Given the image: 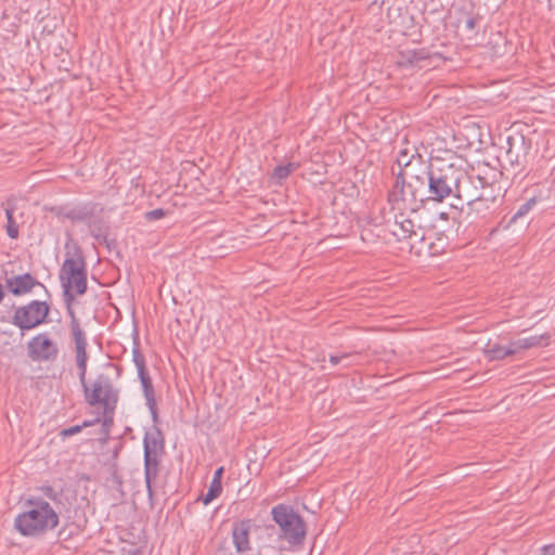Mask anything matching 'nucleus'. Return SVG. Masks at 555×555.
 Wrapping results in <instances>:
<instances>
[{"label": "nucleus", "instance_id": "nucleus-15", "mask_svg": "<svg viewBox=\"0 0 555 555\" xmlns=\"http://www.w3.org/2000/svg\"><path fill=\"white\" fill-rule=\"evenodd\" d=\"M429 167L430 164L427 165L421 155H417L416 163L408 166V168H401L399 172L396 175V178L402 177L405 181H412L415 179H421V177L429 176Z\"/></svg>", "mask_w": 555, "mask_h": 555}, {"label": "nucleus", "instance_id": "nucleus-3", "mask_svg": "<svg viewBox=\"0 0 555 555\" xmlns=\"http://www.w3.org/2000/svg\"><path fill=\"white\" fill-rule=\"evenodd\" d=\"M460 167L446 162L430 164L429 183L427 184V199L442 203L449 197H454Z\"/></svg>", "mask_w": 555, "mask_h": 555}, {"label": "nucleus", "instance_id": "nucleus-38", "mask_svg": "<svg viewBox=\"0 0 555 555\" xmlns=\"http://www.w3.org/2000/svg\"><path fill=\"white\" fill-rule=\"evenodd\" d=\"M115 410L116 409H113L112 412L108 413L106 408H103V417H104L103 425L104 426H112L113 425Z\"/></svg>", "mask_w": 555, "mask_h": 555}, {"label": "nucleus", "instance_id": "nucleus-2", "mask_svg": "<svg viewBox=\"0 0 555 555\" xmlns=\"http://www.w3.org/2000/svg\"><path fill=\"white\" fill-rule=\"evenodd\" d=\"M272 519L279 527V539L289 546L301 547L307 535V524L302 517L286 504H278L271 509Z\"/></svg>", "mask_w": 555, "mask_h": 555}, {"label": "nucleus", "instance_id": "nucleus-44", "mask_svg": "<svg viewBox=\"0 0 555 555\" xmlns=\"http://www.w3.org/2000/svg\"><path fill=\"white\" fill-rule=\"evenodd\" d=\"M550 8L555 11V0H548Z\"/></svg>", "mask_w": 555, "mask_h": 555}, {"label": "nucleus", "instance_id": "nucleus-10", "mask_svg": "<svg viewBox=\"0 0 555 555\" xmlns=\"http://www.w3.org/2000/svg\"><path fill=\"white\" fill-rule=\"evenodd\" d=\"M39 286L44 289V292L49 294L48 288L44 284H42L40 281H38L34 275L30 273H23V274H16L5 278V287L9 293L13 294L14 296H24L29 293L36 287Z\"/></svg>", "mask_w": 555, "mask_h": 555}, {"label": "nucleus", "instance_id": "nucleus-20", "mask_svg": "<svg viewBox=\"0 0 555 555\" xmlns=\"http://www.w3.org/2000/svg\"><path fill=\"white\" fill-rule=\"evenodd\" d=\"M538 203V198L532 196L528 198L525 203L520 204L515 214L511 217L508 224L516 223L519 219L526 217L529 211L535 206Z\"/></svg>", "mask_w": 555, "mask_h": 555}, {"label": "nucleus", "instance_id": "nucleus-9", "mask_svg": "<svg viewBox=\"0 0 555 555\" xmlns=\"http://www.w3.org/2000/svg\"><path fill=\"white\" fill-rule=\"evenodd\" d=\"M459 180L456 182V191L454 198L461 204L468 205L472 202L480 198L479 188L482 183H486V178L479 175H468L464 169L460 167Z\"/></svg>", "mask_w": 555, "mask_h": 555}, {"label": "nucleus", "instance_id": "nucleus-4", "mask_svg": "<svg viewBox=\"0 0 555 555\" xmlns=\"http://www.w3.org/2000/svg\"><path fill=\"white\" fill-rule=\"evenodd\" d=\"M81 386L86 402L89 405H102V408H106L108 413H111L113 409L117 408L119 389L113 385V380L108 375L101 373L95 377L90 386L86 380Z\"/></svg>", "mask_w": 555, "mask_h": 555}, {"label": "nucleus", "instance_id": "nucleus-23", "mask_svg": "<svg viewBox=\"0 0 555 555\" xmlns=\"http://www.w3.org/2000/svg\"><path fill=\"white\" fill-rule=\"evenodd\" d=\"M467 207L469 209V215L475 214L476 216L480 217H487V215L495 208L488 202H483L481 199H476V202L469 203Z\"/></svg>", "mask_w": 555, "mask_h": 555}, {"label": "nucleus", "instance_id": "nucleus-36", "mask_svg": "<svg viewBox=\"0 0 555 555\" xmlns=\"http://www.w3.org/2000/svg\"><path fill=\"white\" fill-rule=\"evenodd\" d=\"M164 216H165V210L162 208L153 209L151 211H147L145 215L146 219L150 221L158 220V219L163 218Z\"/></svg>", "mask_w": 555, "mask_h": 555}, {"label": "nucleus", "instance_id": "nucleus-43", "mask_svg": "<svg viewBox=\"0 0 555 555\" xmlns=\"http://www.w3.org/2000/svg\"><path fill=\"white\" fill-rule=\"evenodd\" d=\"M3 297H4L3 286L0 283V302L2 301Z\"/></svg>", "mask_w": 555, "mask_h": 555}, {"label": "nucleus", "instance_id": "nucleus-40", "mask_svg": "<svg viewBox=\"0 0 555 555\" xmlns=\"http://www.w3.org/2000/svg\"><path fill=\"white\" fill-rule=\"evenodd\" d=\"M477 23H478V18L475 17V16H468L465 21V28L467 30H475V28L477 27Z\"/></svg>", "mask_w": 555, "mask_h": 555}, {"label": "nucleus", "instance_id": "nucleus-31", "mask_svg": "<svg viewBox=\"0 0 555 555\" xmlns=\"http://www.w3.org/2000/svg\"><path fill=\"white\" fill-rule=\"evenodd\" d=\"M94 422L92 421H85L81 425H75L67 428H64L60 431V437L63 439L68 438L70 436H74L76 434H79L83 428L92 426Z\"/></svg>", "mask_w": 555, "mask_h": 555}, {"label": "nucleus", "instance_id": "nucleus-18", "mask_svg": "<svg viewBox=\"0 0 555 555\" xmlns=\"http://www.w3.org/2000/svg\"><path fill=\"white\" fill-rule=\"evenodd\" d=\"M5 217H7V234L10 238L16 240L20 235L18 225L16 220L14 219V212L16 210V204L12 199H8L3 204Z\"/></svg>", "mask_w": 555, "mask_h": 555}, {"label": "nucleus", "instance_id": "nucleus-46", "mask_svg": "<svg viewBox=\"0 0 555 555\" xmlns=\"http://www.w3.org/2000/svg\"><path fill=\"white\" fill-rule=\"evenodd\" d=\"M520 140H521V145H524V144H525V139H524V137H521V139H520Z\"/></svg>", "mask_w": 555, "mask_h": 555}, {"label": "nucleus", "instance_id": "nucleus-17", "mask_svg": "<svg viewBox=\"0 0 555 555\" xmlns=\"http://www.w3.org/2000/svg\"><path fill=\"white\" fill-rule=\"evenodd\" d=\"M400 220L396 217V221L393 224V229L391 233L397 237L398 241L411 238L413 235H417L414 230L415 225L411 219L403 218V215H400Z\"/></svg>", "mask_w": 555, "mask_h": 555}, {"label": "nucleus", "instance_id": "nucleus-7", "mask_svg": "<svg viewBox=\"0 0 555 555\" xmlns=\"http://www.w3.org/2000/svg\"><path fill=\"white\" fill-rule=\"evenodd\" d=\"M410 182L400 178H396L391 190L388 193V202L392 209L411 210L415 212L420 209L423 202L421 196L414 194V190L410 189Z\"/></svg>", "mask_w": 555, "mask_h": 555}, {"label": "nucleus", "instance_id": "nucleus-28", "mask_svg": "<svg viewBox=\"0 0 555 555\" xmlns=\"http://www.w3.org/2000/svg\"><path fill=\"white\" fill-rule=\"evenodd\" d=\"M65 308H66V313L69 318V330H70L72 336L83 334L85 331L82 330V327L80 325V322L76 315L74 307H65Z\"/></svg>", "mask_w": 555, "mask_h": 555}, {"label": "nucleus", "instance_id": "nucleus-13", "mask_svg": "<svg viewBox=\"0 0 555 555\" xmlns=\"http://www.w3.org/2000/svg\"><path fill=\"white\" fill-rule=\"evenodd\" d=\"M142 385L143 396L146 401V405L151 413L152 420L154 423L158 422V408L155 397V390L152 383V378L149 372H144L138 375Z\"/></svg>", "mask_w": 555, "mask_h": 555}, {"label": "nucleus", "instance_id": "nucleus-26", "mask_svg": "<svg viewBox=\"0 0 555 555\" xmlns=\"http://www.w3.org/2000/svg\"><path fill=\"white\" fill-rule=\"evenodd\" d=\"M550 338H551V335L548 333H545L542 335H534V336L521 338V344H522L525 350H527V349H530L533 347L547 345Z\"/></svg>", "mask_w": 555, "mask_h": 555}, {"label": "nucleus", "instance_id": "nucleus-39", "mask_svg": "<svg viewBox=\"0 0 555 555\" xmlns=\"http://www.w3.org/2000/svg\"><path fill=\"white\" fill-rule=\"evenodd\" d=\"M352 354L351 353H343L340 356H335V354H332L330 356V362L333 364V365H337L338 363H340L343 360L345 359H349L351 358Z\"/></svg>", "mask_w": 555, "mask_h": 555}, {"label": "nucleus", "instance_id": "nucleus-47", "mask_svg": "<svg viewBox=\"0 0 555 555\" xmlns=\"http://www.w3.org/2000/svg\"><path fill=\"white\" fill-rule=\"evenodd\" d=\"M128 555H137L135 553H129Z\"/></svg>", "mask_w": 555, "mask_h": 555}, {"label": "nucleus", "instance_id": "nucleus-29", "mask_svg": "<svg viewBox=\"0 0 555 555\" xmlns=\"http://www.w3.org/2000/svg\"><path fill=\"white\" fill-rule=\"evenodd\" d=\"M417 153L414 151V153L410 154V152L405 150H401L397 156V164L401 168H408V166L412 165L413 163H416Z\"/></svg>", "mask_w": 555, "mask_h": 555}, {"label": "nucleus", "instance_id": "nucleus-30", "mask_svg": "<svg viewBox=\"0 0 555 555\" xmlns=\"http://www.w3.org/2000/svg\"><path fill=\"white\" fill-rule=\"evenodd\" d=\"M508 144H509V147L508 150L506 151L505 153V157H506V160L512 165V166H519L522 164V160L524 158L526 157V153H522L521 155L519 154V152H516L514 150V146H513V143L511 141V138L508 139Z\"/></svg>", "mask_w": 555, "mask_h": 555}, {"label": "nucleus", "instance_id": "nucleus-8", "mask_svg": "<svg viewBox=\"0 0 555 555\" xmlns=\"http://www.w3.org/2000/svg\"><path fill=\"white\" fill-rule=\"evenodd\" d=\"M59 347L48 333H40L27 343V356L35 362H52L57 358Z\"/></svg>", "mask_w": 555, "mask_h": 555}, {"label": "nucleus", "instance_id": "nucleus-1", "mask_svg": "<svg viewBox=\"0 0 555 555\" xmlns=\"http://www.w3.org/2000/svg\"><path fill=\"white\" fill-rule=\"evenodd\" d=\"M24 512L14 519V528L24 537H39L59 525V514L42 498L30 496L24 502Z\"/></svg>", "mask_w": 555, "mask_h": 555}, {"label": "nucleus", "instance_id": "nucleus-25", "mask_svg": "<svg viewBox=\"0 0 555 555\" xmlns=\"http://www.w3.org/2000/svg\"><path fill=\"white\" fill-rule=\"evenodd\" d=\"M402 63H409L411 65L426 60L428 57L427 52L424 49H413V50H406L401 53Z\"/></svg>", "mask_w": 555, "mask_h": 555}, {"label": "nucleus", "instance_id": "nucleus-21", "mask_svg": "<svg viewBox=\"0 0 555 555\" xmlns=\"http://www.w3.org/2000/svg\"><path fill=\"white\" fill-rule=\"evenodd\" d=\"M93 215V208L86 205L81 207L72 208L66 212V218L72 221H86Z\"/></svg>", "mask_w": 555, "mask_h": 555}, {"label": "nucleus", "instance_id": "nucleus-11", "mask_svg": "<svg viewBox=\"0 0 555 555\" xmlns=\"http://www.w3.org/2000/svg\"><path fill=\"white\" fill-rule=\"evenodd\" d=\"M75 343V358L76 365L78 369L79 380L81 384H85L86 373H87V362H88V353H87V337L86 333L79 334L76 336H72Z\"/></svg>", "mask_w": 555, "mask_h": 555}, {"label": "nucleus", "instance_id": "nucleus-12", "mask_svg": "<svg viewBox=\"0 0 555 555\" xmlns=\"http://www.w3.org/2000/svg\"><path fill=\"white\" fill-rule=\"evenodd\" d=\"M164 450V437L156 426L145 433L143 438L144 456H159Z\"/></svg>", "mask_w": 555, "mask_h": 555}, {"label": "nucleus", "instance_id": "nucleus-42", "mask_svg": "<svg viewBox=\"0 0 555 555\" xmlns=\"http://www.w3.org/2000/svg\"><path fill=\"white\" fill-rule=\"evenodd\" d=\"M543 551H544V553H545V554H547V553H550V552L555 551V546H553V545H545V546L543 547Z\"/></svg>", "mask_w": 555, "mask_h": 555}, {"label": "nucleus", "instance_id": "nucleus-41", "mask_svg": "<svg viewBox=\"0 0 555 555\" xmlns=\"http://www.w3.org/2000/svg\"><path fill=\"white\" fill-rule=\"evenodd\" d=\"M223 473H224V467H223V466L218 467V468L215 470V473H214L212 480H214V481H221V480H222Z\"/></svg>", "mask_w": 555, "mask_h": 555}, {"label": "nucleus", "instance_id": "nucleus-6", "mask_svg": "<svg viewBox=\"0 0 555 555\" xmlns=\"http://www.w3.org/2000/svg\"><path fill=\"white\" fill-rule=\"evenodd\" d=\"M60 282L62 286L68 285V288L75 291L78 296L87 292L86 261L79 253L76 256L66 257L60 270Z\"/></svg>", "mask_w": 555, "mask_h": 555}, {"label": "nucleus", "instance_id": "nucleus-24", "mask_svg": "<svg viewBox=\"0 0 555 555\" xmlns=\"http://www.w3.org/2000/svg\"><path fill=\"white\" fill-rule=\"evenodd\" d=\"M410 182V189L414 190V194L421 196L422 202L424 203L427 199V184L429 183V176L421 177V179H415Z\"/></svg>", "mask_w": 555, "mask_h": 555}, {"label": "nucleus", "instance_id": "nucleus-34", "mask_svg": "<svg viewBox=\"0 0 555 555\" xmlns=\"http://www.w3.org/2000/svg\"><path fill=\"white\" fill-rule=\"evenodd\" d=\"M293 171V164H287L285 166H278L273 170V177L283 180L286 179L291 172Z\"/></svg>", "mask_w": 555, "mask_h": 555}, {"label": "nucleus", "instance_id": "nucleus-32", "mask_svg": "<svg viewBox=\"0 0 555 555\" xmlns=\"http://www.w3.org/2000/svg\"><path fill=\"white\" fill-rule=\"evenodd\" d=\"M132 358H133L135 367L138 370V375L141 373L147 372L146 365H145V358L139 349H133Z\"/></svg>", "mask_w": 555, "mask_h": 555}, {"label": "nucleus", "instance_id": "nucleus-33", "mask_svg": "<svg viewBox=\"0 0 555 555\" xmlns=\"http://www.w3.org/2000/svg\"><path fill=\"white\" fill-rule=\"evenodd\" d=\"M62 298L65 304V307H74V302L76 299V296H78L75 291L68 288V285L62 286Z\"/></svg>", "mask_w": 555, "mask_h": 555}, {"label": "nucleus", "instance_id": "nucleus-45", "mask_svg": "<svg viewBox=\"0 0 555 555\" xmlns=\"http://www.w3.org/2000/svg\"><path fill=\"white\" fill-rule=\"evenodd\" d=\"M92 234L94 235L95 238L100 237V231L95 232V230H92Z\"/></svg>", "mask_w": 555, "mask_h": 555}, {"label": "nucleus", "instance_id": "nucleus-14", "mask_svg": "<svg viewBox=\"0 0 555 555\" xmlns=\"http://www.w3.org/2000/svg\"><path fill=\"white\" fill-rule=\"evenodd\" d=\"M159 456H144V481L150 501L153 500L154 489L153 483L159 474Z\"/></svg>", "mask_w": 555, "mask_h": 555}, {"label": "nucleus", "instance_id": "nucleus-35", "mask_svg": "<svg viewBox=\"0 0 555 555\" xmlns=\"http://www.w3.org/2000/svg\"><path fill=\"white\" fill-rule=\"evenodd\" d=\"M506 348L508 351H511V352H508L509 356H514V354L518 353L519 351L525 350V348L521 344V338L511 341L506 346Z\"/></svg>", "mask_w": 555, "mask_h": 555}, {"label": "nucleus", "instance_id": "nucleus-5", "mask_svg": "<svg viewBox=\"0 0 555 555\" xmlns=\"http://www.w3.org/2000/svg\"><path fill=\"white\" fill-rule=\"evenodd\" d=\"M50 304L46 300H31L14 309L11 323L22 333L30 331L48 322Z\"/></svg>", "mask_w": 555, "mask_h": 555}, {"label": "nucleus", "instance_id": "nucleus-37", "mask_svg": "<svg viewBox=\"0 0 555 555\" xmlns=\"http://www.w3.org/2000/svg\"><path fill=\"white\" fill-rule=\"evenodd\" d=\"M41 491L42 493L44 494V496L53 500V501H56L59 499V492H56L52 487L50 486H44L41 488Z\"/></svg>", "mask_w": 555, "mask_h": 555}, {"label": "nucleus", "instance_id": "nucleus-27", "mask_svg": "<svg viewBox=\"0 0 555 555\" xmlns=\"http://www.w3.org/2000/svg\"><path fill=\"white\" fill-rule=\"evenodd\" d=\"M222 492V482L211 480L207 493L203 496L202 501L204 505H208L215 499H217Z\"/></svg>", "mask_w": 555, "mask_h": 555}, {"label": "nucleus", "instance_id": "nucleus-16", "mask_svg": "<svg viewBox=\"0 0 555 555\" xmlns=\"http://www.w3.org/2000/svg\"><path fill=\"white\" fill-rule=\"evenodd\" d=\"M232 538L235 550L244 553L250 550L249 543V525L245 521L237 524L232 529Z\"/></svg>", "mask_w": 555, "mask_h": 555}, {"label": "nucleus", "instance_id": "nucleus-22", "mask_svg": "<svg viewBox=\"0 0 555 555\" xmlns=\"http://www.w3.org/2000/svg\"><path fill=\"white\" fill-rule=\"evenodd\" d=\"M495 192V186L486 179V183H482L481 188H479V194L481 195L479 199L488 202L495 207L498 201Z\"/></svg>", "mask_w": 555, "mask_h": 555}, {"label": "nucleus", "instance_id": "nucleus-19", "mask_svg": "<svg viewBox=\"0 0 555 555\" xmlns=\"http://www.w3.org/2000/svg\"><path fill=\"white\" fill-rule=\"evenodd\" d=\"M506 346L499 343L489 341L485 347V353L490 361L503 360L509 357Z\"/></svg>", "mask_w": 555, "mask_h": 555}]
</instances>
